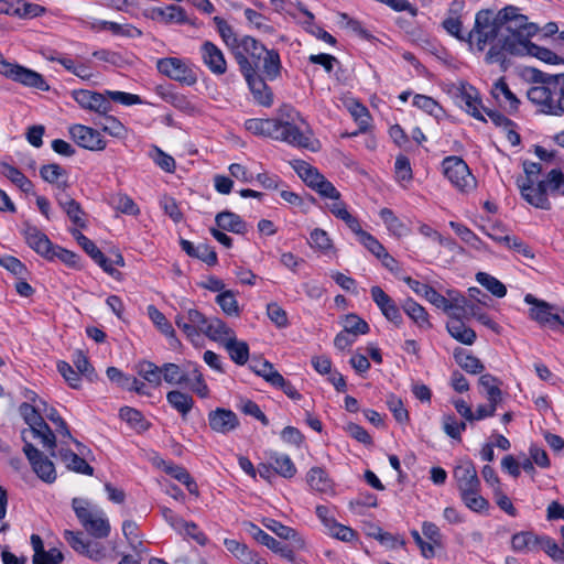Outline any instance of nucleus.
Listing matches in <instances>:
<instances>
[{
	"label": "nucleus",
	"instance_id": "nucleus-1",
	"mask_svg": "<svg viewBox=\"0 0 564 564\" xmlns=\"http://www.w3.org/2000/svg\"><path fill=\"white\" fill-rule=\"evenodd\" d=\"M533 80L539 86L528 90V99L540 106L541 111L552 116L564 115V73L549 74L535 70Z\"/></svg>",
	"mask_w": 564,
	"mask_h": 564
},
{
	"label": "nucleus",
	"instance_id": "nucleus-2",
	"mask_svg": "<svg viewBox=\"0 0 564 564\" xmlns=\"http://www.w3.org/2000/svg\"><path fill=\"white\" fill-rule=\"evenodd\" d=\"M453 477L459 497L469 510L477 513L488 511L489 501L480 495V480L471 460H460L454 468Z\"/></svg>",
	"mask_w": 564,
	"mask_h": 564
},
{
	"label": "nucleus",
	"instance_id": "nucleus-3",
	"mask_svg": "<svg viewBox=\"0 0 564 564\" xmlns=\"http://www.w3.org/2000/svg\"><path fill=\"white\" fill-rule=\"evenodd\" d=\"M72 508L84 530L95 539L109 536L111 525L102 509L84 498H73Z\"/></svg>",
	"mask_w": 564,
	"mask_h": 564
},
{
	"label": "nucleus",
	"instance_id": "nucleus-4",
	"mask_svg": "<svg viewBox=\"0 0 564 564\" xmlns=\"http://www.w3.org/2000/svg\"><path fill=\"white\" fill-rule=\"evenodd\" d=\"M501 26L492 10H480L476 14L473 30L468 32V43L471 45L475 42L478 51H484L498 36Z\"/></svg>",
	"mask_w": 564,
	"mask_h": 564
},
{
	"label": "nucleus",
	"instance_id": "nucleus-5",
	"mask_svg": "<svg viewBox=\"0 0 564 564\" xmlns=\"http://www.w3.org/2000/svg\"><path fill=\"white\" fill-rule=\"evenodd\" d=\"M442 169L445 177L458 191L468 193L476 187V178L462 158L446 156L442 162Z\"/></svg>",
	"mask_w": 564,
	"mask_h": 564
},
{
	"label": "nucleus",
	"instance_id": "nucleus-6",
	"mask_svg": "<svg viewBox=\"0 0 564 564\" xmlns=\"http://www.w3.org/2000/svg\"><path fill=\"white\" fill-rule=\"evenodd\" d=\"M237 64L256 101L264 107L271 106L273 101L272 91L263 77L256 72V66L246 56L240 54L237 56Z\"/></svg>",
	"mask_w": 564,
	"mask_h": 564
},
{
	"label": "nucleus",
	"instance_id": "nucleus-7",
	"mask_svg": "<svg viewBox=\"0 0 564 564\" xmlns=\"http://www.w3.org/2000/svg\"><path fill=\"white\" fill-rule=\"evenodd\" d=\"M64 540L79 555H83L94 562H101L107 557L106 546L97 541L89 539L82 531H64Z\"/></svg>",
	"mask_w": 564,
	"mask_h": 564
},
{
	"label": "nucleus",
	"instance_id": "nucleus-8",
	"mask_svg": "<svg viewBox=\"0 0 564 564\" xmlns=\"http://www.w3.org/2000/svg\"><path fill=\"white\" fill-rule=\"evenodd\" d=\"M297 120L302 122L300 115L290 109L288 120L278 121V131L275 132L274 140L286 142L293 147L310 148L311 137L301 129L296 122Z\"/></svg>",
	"mask_w": 564,
	"mask_h": 564
},
{
	"label": "nucleus",
	"instance_id": "nucleus-9",
	"mask_svg": "<svg viewBox=\"0 0 564 564\" xmlns=\"http://www.w3.org/2000/svg\"><path fill=\"white\" fill-rule=\"evenodd\" d=\"M156 68L164 76L187 86H192L197 82V75L193 67L184 59L177 57L158 59Z\"/></svg>",
	"mask_w": 564,
	"mask_h": 564
},
{
	"label": "nucleus",
	"instance_id": "nucleus-10",
	"mask_svg": "<svg viewBox=\"0 0 564 564\" xmlns=\"http://www.w3.org/2000/svg\"><path fill=\"white\" fill-rule=\"evenodd\" d=\"M23 453L25 454L32 470L42 481L53 484L56 480L57 474L54 463L33 444L25 442Z\"/></svg>",
	"mask_w": 564,
	"mask_h": 564
},
{
	"label": "nucleus",
	"instance_id": "nucleus-11",
	"mask_svg": "<svg viewBox=\"0 0 564 564\" xmlns=\"http://www.w3.org/2000/svg\"><path fill=\"white\" fill-rule=\"evenodd\" d=\"M207 317L194 307H182L175 315L174 322L176 326L186 335L187 338L194 340L203 333Z\"/></svg>",
	"mask_w": 564,
	"mask_h": 564
},
{
	"label": "nucleus",
	"instance_id": "nucleus-12",
	"mask_svg": "<svg viewBox=\"0 0 564 564\" xmlns=\"http://www.w3.org/2000/svg\"><path fill=\"white\" fill-rule=\"evenodd\" d=\"M524 302L533 305L529 315L532 319L538 322L542 326H547L552 329L563 326V312L561 314L553 313V306L549 303L535 299L532 294H527Z\"/></svg>",
	"mask_w": 564,
	"mask_h": 564
},
{
	"label": "nucleus",
	"instance_id": "nucleus-13",
	"mask_svg": "<svg viewBox=\"0 0 564 564\" xmlns=\"http://www.w3.org/2000/svg\"><path fill=\"white\" fill-rule=\"evenodd\" d=\"M70 95L83 109L95 111L99 115H106L112 109L110 100L101 93L88 89H74Z\"/></svg>",
	"mask_w": 564,
	"mask_h": 564
},
{
	"label": "nucleus",
	"instance_id": "nucleus-14",
	"mask_svg": "<svg viewBox=\"0 0 564 564\" xmlns=\"http://www.w3.org/2000/svg\"><path fill=\"white\" fill-rule=\"evenodd\" d=\"M456 104L478 120L486 121L480 111L481 100L475 87L467 83H459L455 90Z\"/></svg>",
	"mask_w": 564,
	"mask_h": 564
},
{
	"label": "nucleus",
	"instance_id": "nucleus-15",
	"mask_svg": "<svg viewBox=\"0 0 564 564\" xmlns=\"http://www.w3.org/2000/svg\"><path fill=\"white\" fill-rule=\"evenodd\" d=\"M22 235L28 246L46 260L53 254L54 245L36 226L29 223L23 225Z\"/></svg>",
	"mask_w": 564,
	"mask_h": 564
},
{
	"label": "nucleus",
	"instance_id": "nucleus-16",
	"mask_svg": "<svg viewBox=\"0 0 564 564\" xmlns=\"http://www.w3.org/2000/svg\"><path fill=\"white\" fill-rule=\"evenodd\" d=\"M208 424L212 431L227 435L238 429L240 422L234 411L225 408H216L208 413Z\"/></svg>",
	"mask_w": 564,
	"mask_h": 564
},
{
	"label": "nucleus",
	"instance_id": "nucleus-17",
	"mask_svg": "<svg viewBox=\"0 0 564 564\" xmlns=\"http://www.w3.org/2000/svg\"><path fill=\"white\" fill-rule=\"evenodd\" d=\"M69 134L82 148L91 151H100L106 148V142L102 140L100 133L90 127L74 124L69 128Z\"/></svg>",
	"mask_w": 564,
	"mask_h": 564
},
{
	"label": "nucleus",
	"instance_id": "nucleus-18",
	"mask_svg": "<svg viewBox=\"0 0 564 564\" xmlns=\"http://www.w3.org/2000/svg\"><path fill=\"white\" fill-rule=\"evenodd\" d=\"M246 531L260 544L267 546L274 553L280 554L281 556L292 560L293 558V550L286 545L281 544L273 536L264 532L258 525L252 522L243 523Z\"/></svg>",
	"mask_w": 564,
	"mask_h": 564
},
{
	"label": "nucleus",
	"instance_id": "nucleus-19",
	"mask_svg": "<svg viewBox=\"0 0 564 564\" xmlns=\"http://www.w3.org/2000/svg\"><path fill=\"white\" fill-rule=\"evenodd\" d=\"M200 55L204 64L215 75L227 72V62L221 50L214 43L206 41L200 46Z\"/></svg>",
	"mask_w": 564,
	"mask_h": 564
},
{
	"label": "nucleus",
	"instance_id": "nucleus-20",
	"mask_svg": "<svg viewBox=\"0 0 564 564\" xmlns=\"http://www.w3.org/2000/svg\"><path fill=\"white\" fill-rule=\"evenodd\" d=\"M449 299L438 293L435 289L431 288L425 299L440 310H443L448 315L454 311H464L467 300L463 295H454V292L448 293Z\"/></svg>",
	"mask_w": 564,
	"mask_h": 564
},
{
	"label": "nucleus",
	"instance_id": "nucleus-21",
	"mask_svg": "<svg viewBox=\"0 0 564 564\" xmlns=\"http://www.w3.org/2000/svg\"><path fill=\"white\" fill-rule=\"evenodd\" d=\"M462 312L463 311H454L448 315L451 319L447 322L446 328L454 339L464 345L470 346L475 343L477 335L474 329L466 326L460 319Z\"/></svg>",
	"mask_w": 564,
	"mask_h": 564
},
{
	"label": "nucleus",
	"instance_id": "nucleus-22",
	"mask_svg": "<svg viewBox=\"0 0 564 564\" xmlns=\"http://www.w3.org/2000/svg\"><path fill=\"white\" fill-rule=\"evenodd\" d=\"M202 334L223 345L236 335L235 332L218 317H207L206 325L204 326Z\"/></svg>",
	"mask_w": 564,
	"mask_h": 564
},
{
	"label": "nucleus",
	"instance_id": "nucleus-23",
	"mask_svg": "<svg viewBox=\"0 0 564 564\" xmlns=\"http://www.w3.org/2000/svg\"><path fill=\"white\" fill-rule=\"evenodd\" d=\"M56 200L74 225L79 228L86 227V221L83 218L84 212L79 203L65 193H58L56 195Z\"/></svg>",
	"mask_w": 564,
	"mask_h": 564
},
{
	"label": "nucleus",
	"instance_id": "nucleus-24",
	"mask_svg": "<svg viewBox=\"0 0 564 564\" xmlns=\"http://www.w3.org/2000/svg\"><path fill=\"white\" fill-rule=\"evenodd\" d=\"M263 527H265L268 530L272 531L274 534H276L279 538L283 540H290L293 542V546L296 549L304 547V540L299 535V533L281 522L271 519V518H264L262 520Z\"/></svg>",
	"mask_w": 564,
	"mask_h": 564
},
{
	"label": "nucleus",
	"instance_id": "nucleus-25",
	"mask_svg": "<svg viewBox=\"0 0 564 564\" xmlns=\"http://www.w3.org/2000/svg\"><path fill=\"white\" fill-rule=\"evenodd\" d=\"M265 51L267 47L256 39L248 35L240 37V52H243V56L256 66V72H258L259 64L262 62Z\"/></svg>",
	"mask_w": 564,
	"mask_h": 564
},
{
	"label": "nucleus",
	"instance_id": "nucleus-26",
	"mask_svg": "<svg viewBox=\"0 0 564 564\" xmlns=\"http://www.w3.org/2000/svg\"><path fill=\"white\" fill-rule=\"evenodd\" d=\"M182 249L191 257L197 258L208 265H215L217 263L216 251L206 243L194 245L188 240L181 241Z\"/></svg>",
	"mask_w": 564,
	"mask_h": 564
},
{
	"label": "nucleus",
	"instance_id": "nucleus-27",
	"mask_svg": "<svg viewBox=\"0 0 564 564\" xmlns=\"http://www.w3.org/2000/svg\"><path fill=\"white\" fill-rule=\"evenodd\" d=\"M215 221L217 226L223 230L238 235H243L247 232V224L239 215L235 213L228 210L220 212L216 215Z\"/></svg>",
	"mask_w": 564,
	"mask_h": 564
},
{
	"label": "nucleus",
	"instance_id": "nucleus-28",
	"mask_svg": "<svg viewBox=\"0 0 564 564\" xmlns=\"http://www.w3.org/2000/svg\"><path fill=\"white\" fill-rule=\"evenodd\" d=\"M214 22L223 41L231 50L235 59L237 61L239 54L243 56V52H240V39L236 35L231 25L219 17H215Z\"/></svg>",
	"mask_w": 564,
	"mask_h": 564
},
{
	"label": "nucleus",
	"instance_id": "nucleus-29",
	"mask_svg": "<svg viewBox=\"0 0 564 564\" xmlns=\"http://www.w3.org/2000/svg\"><path fill=\"white\" fill-rule=\"evenodd\" d=\"M57 456L63 463H65L69 470L88 476L94 474V468L84 458L79 457L70 449L61 448Z\"/></svg>",
	"mask_w": 564,
	"mask_h": 564
},
{
	"label": "nucleus",
	"instance_id": "nucleus-30",
	"mask_svg": "<svg viewBox=\"0 0 564 564\" xmlns=\"http://www.w3.org/2000/svg\"><path fill=\"white\" fill-rule=\"evenodd\" d=\"M40 175L45 182L55 184L57 188L62 191L61 193H64L65 188L68 186L66 181L67 172L56 163L41 166Z\"/></svg>",
	"mask_w": 564,
	"mask_h": 564
},
{
	"label": "nucleus",
	"instance_id": "nucleus-31",
	"mask_svg": "<svg viewBox=\"0 0 564 564\" xmlns=\"http://www.w3.org/2000/svg\"><path fill=\"white\" fill-rule=\"evenodd\" d=\"M13 80L42 91H46L50 88L41 74L21 65H19Z\"/></svg>",
	"mask_w": 564,
	"mask_h": 564
},
{
	"label": "nucleus",
	"instance_id": "nucleus-32",
	"mask_svg": "<svg viewBox=\"0 0 564 564\" xmlns=\"http://www.w3.org/2000/svg\"><path fill=\"white\" fill-rule=\"evenodd\" d=\"M541 535L531 531H521L512 535L511 547L519 553H529L538 550Z\"/></svg>",
	"mask_w": 564,
	"mask_h": 564
},
{
	"label": "nucleus",
	"instance_id": "nucleus-33",
	"mask_svg": "<svg viewBox=\"0 0 564 564\" xmlns=\"http://www.w3.org/2000/svg\"><path fill=\"white\" fill-rule=\"evenodd\" d=\"M279 119H260L252 118L245 122V128L256 135H262L274 139L275 132L278 131Z\"/></svg>",
	"mask_w": 564,
	"mask_h": 564
},
{
	"label": "nucleus",
	"instance_id": "nucleus-34",
	"mask_svg": "<svg viewBox=\"0 0 564 564\" xmlns=\"http://www.w3.org/2000/svg\"><path fill=\"white\" fill-rule=\"evenodd\" d=\"M269 462L272 469L281 477L292 478L296 474V467L291 457L286 454L276 452L270 453Z\"/></svg>",
	"mask_w": 564,
	"mask_h": 564
},
{
	"label": "nucleus",
	"instance_id": "nucleus-35",
	"mask_svg": "<svg viewBox=\"0 0 564 564\" xmlns=\"http://www.w3.org/2000/svg\"><path fill=\"white\" fill-rule=\"evenodd\" d=\"M167 403L185 419L194 406V400L188 393L180 390L169 391L166 394Z\"/></svg>",
	"mask_w": 564,
	"mask_h": 564
},
{
	"label": "nucleus",
	"instance_id": "nucleus-36",
	"mask_svg": "<svg viewBox=\"0 0 564 564\" xmlns=\"http://www.w3.org/2000/svg\"><path fill=\"white\" fill-rule=\"evenodd\" d=\"M492 96L494 98L503 106H508L510 110H517L519 106V99L517 96L510 90L508 84L505 78H499L494 87H492Z\"/></svg>",
	"mask_w": 564,
	"mask_h": 564
},
{
	"label": "nucleus",
	"instance_id": "nucleus-37",
	"mask_svg": "<svg viewBox=\"0 0 564 564\" xmlns=\"http://www.w3.org/2000/svg\"><path fill=\"white\" fill-rule=\"evenodd\" d=\"M293 167L302 181L312 189H315V187L325 178L317 169L305 161H295Z\"/></svg>",
	"mask_w": 564,
	"mask_h": 564
},
{
	"label": "nucleus",
	"instance_id": "nucleus-38",
	"mask_svg": "<svg viewBox=\"0 0 564 564\" xmlns=\"http://www.w3.org/2000/svg\"><path fill=\"white\" fill-rule=\"evenodd\" d=\"M306 481L313 490L319 492H327L333 487L328 474L322 467H312L306 475Z\"/></svg>",
	"mask_w": 564,
	"mask_h": 564
},
{
	"label": "nucleus",
	"instance_id": "nucleus-39",
	"mask_svg": "<svg viewBox=\"0 0 564 564\" xmlns=\"http://www.w3.org/2000/svg\"><path fill=\"white\" fill-rule=\"evenodd\" d=\"M402 308L404 313L421 328H430L431 323L425 308L416 303L413 299H406Z\"/></svg>",
	"mask_w": 564,
	"mask_h": 564
},
{
	"label": "nucleus",
	"instance_id": "nucleus-40",
	"mask_svg": "<svg viewBox=\"0 0 564 564\" xmlns=\"http://www.w3.org/2000/svg\"><path fill=\"white\" fill-rule=\"evenodd\" d=\"M534 181H530V183L519 184V188L522 197L532 206L549 210L551 209V203L549 200L547 194H541L533 191Z\"/></svg>",
	"mask_w": 564,
	"mask_h": 564
},
{
	"label": "nucleus",
	"instance_id": "nucleus-41",
	"mask_svg": "<svg viewBox=\"0 0 564 564\" xmlns=\"http://www.w3.org/2000/svg\"><path fill=\"white\" fill-rule=\"evenodd\" d=\"M454 358L460 368L473 375L480 373L485 368L480 359L463 348L454 350Z\"/></svg>",
	"mask_w": 564,
	"mask_h": 564
},
{
	"label": "nucleus",
	"instance_id": "nucleus-42",
	"mask_svg": "<svg viewBox=\"0 0 564 564\" xmlns=\"http://www.w3.org/2000/svg\"><path fill=\"white\" fill-rule=\"evenodd\" d=\"M479 386L482 388V394L487 401H502V391L500 389L501 381L490 373L482 375L478 380Z\"/></svg>",
	"mask_w": 564,
	"mask_h": 564
},
{
	"label": "nucleus",
	"instance_id": "nucleus-43",
	"mask_svg": "<svg viewBox=\"0 0 564 564\" xmlns=\"http://www.w3.org/2000/svg\"><path fill=\"white\" fill-rule=\"evenodd\" d=\"M0 171L3 176L9 178L22 192L30 193L32 191V182L17 167L3 162L0 164Z\"/></svg>",
	"mask_w": 564,
	"mask_h": 564
},
{
	"label": "nucleus",
	"instance_id": "nucleus-44",
	"mask_svg": "<svg viewBox=\"0 0 564 564\" xmlns=\"http://www.w3.org/2000/svg\"><path fill=\"white\" fill-rule=\"evenodd\" d=\"M281 68L282 65L279 52L267 48L262 59V72L264 76L270 80H274L281 75Z\"/></svg>",
	"mask_w": 564,
	"mask_h": 564
},
{
	"label": "nucleus",
	"instance_id": "nucleus-45",
	"mask_svg": "<svg viewBox=\"0 0 564 564\" xmlns=\"http://www.w3.org/2000/svg\"><path fill=\"white\" fill-rule=\"evenodd\" d=\"M162 379L169 384H187L189 373L184 371L178 365L166 362L162 366Z\"/></svg>",
	"mask_w": 564,
	"mask_h": 564
},
{
	"label": "nucleus",
	"instance_id": "nucleus-46",
	"mask_svg": "<svg viewBox=\"0 0 564 564\" xmlns=\"http://www.w3.org/2000/svg\"><path fill=\"white\" fill-rule=\"evenodd\" d=\"M119 416L122 421L127 422L132 429L138 432H144L149 429L150 424L144 419L143 414L133 408L123 406L119 411Z\"/></svg>",
	"mask_w": 564,
	"mask_h": 564
},
{
	"label": "nucleus",
	"instance_id": "nucleus-47",
	"mask_svg": "<svg viewBox=\"0 0 564 564\" xmlns=\"http://www.w3.org/2000/svg\"><path fill=\"white\" fill-rule=\"evenodd\" d=\"M387 229L397 237H403L409 234L406 225L399 219L390 208H382L379 213Z\"/></svg>",
	"mask_w": 564,
	"mask_h": 564
},
{
	"label": "nucleus",
	"instance_id": "nucleus-48",
	"mask_svg": "<svg viewBox=\"0 0 564 564\" xmlns=\"http://www.w3.org/2000/svg\"><path fill=\"white\" fill-rule=\"evenodd\" d=\"M148 315L152 323L158 327V329L167 338H171L177 341L175 330L172 324L167 321L165 315L158 310L154 305L148 306Z\"/></svg>",
	"mask_w": 564,
	"mask_h": 564
},
{
	"label": "nucleus",
	"instance_id": "nucleus-49",
	"mask_svg": "<svg viewBox=\"0 0 564 564\" xmlns=\"http://www.w3.org/2000/svg\"><path fill=\"white\" fill-rule=\"evenodd\" d=\"M138 373L153 387L162 383V367L149 360H142L137 366Z\"/></svg>",
	"mask_w": 564,
	"mask_h": 564
},
{
	"label": "nucleus",
	"instance_id": "nucleus-50",
	"mask_svg": "<svg viewBox=\"0 0 564 564\" xmlns=\"http://www.w3.org/2000/svg\"><path fill=\"white\" fill-rule=\"evenodd\" d=\"M224 346L226 347L231 360L237 365H245L248 361V344L246 341L237 340L236 335L224 344Z\"/></svg>",
	"mask_w": 564,
	"mask_h": 564
},
{
	"label": "nucleus",
	"instance_id": "nucleus-51",
	"mask_svg": "<svg viewBox=\"0 0 564 564\" xmlns=\"http://www.w3.org/2000/svg\"><path fill=\"white\" fill-rule=\"evenodd\" d=\"M413 105L436 119H440L444 116V109L432 97L425 95H415L413 98Z\"/></svg>",
	"mask_w": 564,
	"mask_h": 564
},
{
	"label": "nucleus",
	"instance_id": "nucleus-52",
	"mask_svg": "<svg viewBox=\"0 0 564 564\" xmlns=\"http://www.w3.org/2000/svg\"><path fill=\"white\" fill-rule=\"evenodd\" d=\"M250 369L256 375L262 377L271 386L275 381L274 377H279L281 375L268 360L252 359L250 362Z\"/></svg>",
	"mask_w": 564,
	"mask_h": 564
},
{
	"label": "nucleus",
	"instance_id": "nucleus-53",
	"mask_svg": "<svg viewBox=\"0 0 564 564\" xmlns=\"http://www.w3.org/2000/svg\"><path fill=\"white\" fill-rule=\"evenodd\" d=\"M216 303L220 306L223 312L228 316H239L240 308L238 301L232 291L226 290L216 296Z\"/></svg>",
	"mask_w": 564,
	"mask_h": 564
},
{
	"label": "nucleus",
	"instance_id": "nucleus-54",
	"mask_svg": "<svg viewBox=\"0 0 564 564\" xmlns=\"http://www.w3.org/2000/svg\"><path fill=\"white\" fill-rule=\"evenodd\" d=\"M476 280L480 285L486 288L492 295L497 297H503L507 294L505 284L486 272H478L476 274Z\"/></svg>",
	"mask_w": 564,
	"mask_h": 564
},
{
	"label": "nucleus",
	"instance_id": "nucleus-55",
	"mask_svg": "<svg viewBox=\"0 0 564 564\" xmlns=\"http://www.w3.org/2000/svg\"><path fill=\"white\" fill-rule=\"evenodd\" d=\"M508 30L520 36L531 37L538 33L539 28L535 23L528 22L527 15L519 13L516 20L510 23Z\"/></svg>",
	"mask_w": 564,
	"mask_h": 564
},
{
	"label": "nucleus",
	"instance_id": "nucleus-56",
	"mask_svg": "<svg viewBox=\"0 0 564 564\" xmlns=\"http://www.w3.org/2000/svg\"><path fill=\"white\" fill-rule=\"evenodd\" d=\"M41 406L37 404L36 406L30 403H22L19 408L20 414L25 421V423L33 430L36 426H41L45 423L44 419L40 414Z\"/></svg>",
	"mask_w": 564,
	"mask_h": 564
},
{
	"label": "nucleus",
	"instance_id": "nucleus-57",
	"mask_svg": "<svg viewBox=\"0 0 564 564\" xmlns=\"http://www.w3.org/2000/svg\"><path fill=\"white\" fill-rule=\"evenodd\" d=\"M530 41L525 36H520L516 32L511 36H507L502 42V48L512 54L520 55L528 52V44Z\"/></svg>",
	"mask_w": 564,
	"mask_h": 564
},
{
	"label": "nucleus",
	"instance_id": "nucleus-58",
	"mask_svg": "<svg viewBox=\"0 0 564 564\" xmlns=\"http://www.w3.org/2000/svg\"><path fill=\"white\" fill-rule=\"evenodd\" d=\"M149 156L153 162L160 166L164 172L173 173L175 171V160L170 154L163 152L156 145H152L149 151Z\"/></svg>",
	"mask_w": 564,
	"mask_h": 564
},
{
	"label": "nucleus",
	"instance_id": "nucleus-59",
	"mask_svg": "<svg viewBox=\"0 0 564 564\" xmlns=\"http://www.w3.org/2000/svg\"><path fill=\"white\" fill-rule=\"evenodd\" d=\"M98 121H95V124L100 127L105 132L112 137H122L124 134L123 124L115 117L101 115Z\"/></svg>",
	"mask_w": 564,
	"mask_h": 564
},
{
	"label": "nucleus",
	"instance_id": "nucleus-60",
	"mask_svg": "<svg viewBox=\"0 0 564 564\" xmlns=\"http://www.w3.org/2000/svg\"><path fill=\"white\" fill-rule=\"evenodd\" d=\"M369 329L370 328L368 323L365 319L360 318L358 315H346L344 321V330L354 335L356 338L358 335H365L369 333Z\"/></svg>",
	"mask_w": 564,
	"mask_h": 564
},
{
	"label": "nucleus",
	"instance_id": "nucleus-61",
	"mask_svg": "<svg viewBox=\"0 0 564 564\" xmlns=\"http://www.w3.org/2000/svg\"><path fill=\"white\" fill-rule=\"evenodd\" d=\"M31 431L35 437L41 438L43 446L51 451L52 456H57L55 453L56 437L46 423H43L41 426H36Z\"/></svg>",
	"mask_w": 564,
	"mask_h": 564
},
{
	"label": "nucleus",
	"instance_id": "nucleus-62",
	"mask_svg": "<svg viewBox=\"0 0 564 564\" xmlns=\"http://www.w3.org/2000/svg\"><path fill=\"white\" fill-rule=\"evenodd\" d=\"M224 545L242 564L249 560L253 552L245 543L235 539H225Z\"/></svg>",
	"mask_w": 564,
	"mask_h": 564
},
{
	"label": "nucleus",
	"instance_id": "nucleus-63",
	"mask_svg": "<svg viewBox=\"0 0 564 564\" xmlns=\"http://www.w3.org/2000/svg\"><path fill=\"white\" fill-rule=\"evenodd\" d=\"M528 54L539 58L542 62H545L547 64L556 65L558 64L562 58L557 56L554 52L546 47L539 46L534 43L528 44Z\"/></svg>",
	"mask_w": 564,
	"mask_h": 564
},
{
	"label": "nucleus",
	"instance_id": "nucleus-64",
	"mask_svg": "<svg viewBox=\"0 0 564 564\" xmlns=\"http://www.w3.org/2000/svg\"><path fill=\"white\" fill-rule=\"evenodd\" d=\"M538 549L543 550L553 561L564 562V551L547 535H541Z\"/></svg>",
	"mask_w": 564,
	"mask_h": 564
}]
</instances>
